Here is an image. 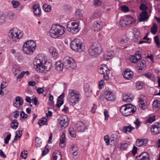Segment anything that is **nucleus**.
Segmentation results:
<instances>
[{"mask_svg":"<svg viewBox=\"0 0 160 160\" xmlns=\"http://www.w3.org/2000/svg\"><path fill=\"white\" fill-rule=\"evenodd\" d=\"M127 108L125 112L123 114V115L128 116L132 115L134 113L136 110V108L135 106L131 104H128Z\"/></svg>","mask_w":160,"mask_h":160,"instance_id":"f8f14e48","label":"nucleus"},{"mask_svg":"<svg viewBox=\"0 0 160 160\" xmlns=\"http://www.w3.org/2000/svg\"><path fill=\"white\" fill-rule=\"evenodd\" d=\"M139 105L141 108H142L146 105V98L143 95H141L138 98Z\"/></svg>","mask_w":160,"mask_h":160,"instance_id":"aec40b11","label":"nucleus"},{"mask_svg":"<svg viewBox=\"0 0 160 160\" xmlns=\"http://www.w3.org/2000/svg\"><path fill=\"white\" fill-rule=\"evenodd\" d=\"M76 126V129L78 132H82L85 129V125L81 121H78L77 122Z\"/></svg>","mask_w":160,"mask_h":160,"instance_id":"4be33fe9","label":"nucleus"},{"mask_svg":"<svg viewBox=\"0 0 160 160\" xmlns=\"http://www.w3.org/2000/svg\"><path fill=\"white\" fill-rule=\"evenodd\" d=\"M20 115L21 117L23 118H26L28 116L27 114L26 113H25V112L23 111L21 112Z\"/></svg>","mask_w":160,"mask_h":160,"instance_id":"338daca9","label":"nucleus"},{"mask_svg":"<svg viewBox=\"0 0 160 160\" xmlns=\"http://www.w3.org/2000/svg\"><path fill=\"white\" fill-rule=\"evenodd\" d=\"M136 160H149V159L145 158L144 157H142V156L140 155H138V156L136 157Z\"/></svg>","mask_w":160,"mask_h":160,"instance_id":"774afa93","label":"nucleus"},{"mask_svg":"<svg viewBox=\"0 0 160 160\" xmlns=\"http://www.w3.org/2000/svg\"><path fill=\"white\" fill-rule=\"evenodd\" d=\"M13 117L14 118H17L19 116V112L18 111H15L13 112Z\"/></svg>","mask_w":160,"mask_h":160,"instance_id":"0e129e2a","label":"nucleus"},{"mask_svg":"<svg viewBox=\"0 0 160 160\" xmlns=\"http://www.w3.org/2000/svg\"><path fill=\"white\" fill-rule=\"evenodd\" d=\"M93 3L94 5L96 7L100 6L102 4L101 1L99 0H94Z\"/></svg>","mask_w":160,"mask_h":160,"instance_id":"864d4df0","label":"nucleus"},{"mask_svg":"<svg viewBox=\"0 0 160 160\" xmlns=\"http://www.w3.org/2000/svg\"><path fill=\"white\" fill-rule=\"evenodd\" d=\"M120 149L122 150L126 149L128 147V144L125 142H123L120 143Z\"/></svg>","mask_w":160,"mask_h":160,"instance_id":"a18cd8bd","label":"nucleus"},{"mask_svg":"<svg viewBox=\"0 0 160 160\" xmlns=\"http://www.w3.org/2000/svg\"><path fill=\"white\" fill-rule=\"evenodd\" d=\"M122 100L124 102H131L132 98V97H130V96L125 94L123 95Z\"/></svg>","mask_w":160,"mask_h":160,"instance_id":"e433bc0d","label":"nucleus"},{"mask_svg":"<svg viewBox=\"0 0 160 160\" xmlns=\"http://www.w3.org/2000/svg\"><path fill=\"white\" fill-rule=\"evenodd\" d=\"M21 72V70L19 68H17L15 69L13 72L15 76H17V75H18Z\"/></svg>","mask_w":160,"mask_h":160,"instance_id":"680f3d73","label":"nucleus"},{"mask_svg":"<svg viewBox=\"0 0 160 160\" xmlns=\"http://www.w3.org/2000/svg\"><path fill=\"white\" fill-rule=\"evenodd\" d=\"M64 28L58 24L53 25L50 31V36L53 38H57L63 35L65 32Z\"/></svg>","mask_w":160,"mask_h":160,"instance_id":"f03ea898","label":"nucleus"},{"mask_svg":"<svg viewBox=\"0 0 160 160\" xmlns=\"http://www.w3.org/2000/svg\"><path fill=\"white\" fill-rule=\"evenodd\" d=\"M69 134L72 138H74L76 137V132L73 128H70L69 129Z\"/></svg>","mask_w":160,"mask_h":160,"instance_id":"ea45409f","label":"nucleus"},{"mask_svg":"<svg viewBox=\"0 0 160 160\" xmlns=\"http://www.w3.org/2000/svg\"><path fill=\"white\" fill-rule=\"evenodd\" d=\"M64 68L69 70L74 69L76 67V64L74 60L71 58L66 57L63 60Z\"/></svg>","mask_w":160,"mask_h":160,"instance_id":"39448f33","label":"nucleus"},{"mask_svg":"<svg viewBox=\"0 0 160 160\" xmlns=\"http://www.w3.org/2000/svg\"><path fill=\"white\" fill-rule=\"evenodd\" d=\"M102 49L99 44L94 43L90 47L89 53L91 56H94L100 54L102 52Z\"/></svg>","mask_w":160,"mask_h":160,"instance_id":"423d86ee","label":"nucleus"},{"mask_svg":"<svg viewBox=\"0 0 160 160\" xmlns=\"http://www.w3.org/2000/svg\"><path fill=\"white\" fill-rule=\"evenodd\" d=\"M64 11L67 12H69L72 10V7L69 5H64L63 6Z\"/></svg>","mask_w":160,"mask_h":160,"instance_id":"79ce46f5","label":"nucleus"},{"mask_svg":"<svg viewBox=\"0 0 160 160\" xmlns=\"http://www.w3.org/2000/svg\"><path fill=\"white\" fill-rule=\"evenodd\" d=\"M79 22H69L67 24V30L72 33H76L79 31Z\"/></svg>","mask_w":160,"mask_h":160,"instance_id":"0eeeda50","label":"nucleus"},{"mask_svg":"<svg viewBox=\"0 0 160 160\" xmlns=\"http://www.w3.org/2000/svg\"><path fill=\"white\" fill-rule=\"evenodd\" d=\"M68 119L66 116H61L58 119V125L62 129L63 128H65L68 126Z\"/></svg>","mask_w":160,"mask_h":160,"instance_id":"9d476101","label":"nucleus"},{"mask_svg":"<svg viewBox=\"0 0 160 160\" xmlns=\"http://www.w3.org/2000/svg\"><path fill=\"white\" fill-rule=\"evenodd\" d=\"M23 32L17 28L11 29L8 33V36L12 41L17 42L23 36Z\"/></svg>","mask_w":160,"mask_h":160,"instance_id":"7ed1b4c3","label":"nucleus"},{"mask_svg":"<svg viewBox=\"0 0 160 160\" xmlns=\"http://www.w3.org/2000/svg\"><path fill=\"white\" fill-rule=\"evenodd\" d=\"M138 70H144L146 68L145 61L144 60H141L138 64Z\"/></svg>","mask_w":160,"mask_h":160,"instance_id":"2f4dec72","label":"nucleus"},{"mask_svg":"<svg viewBox=\"0 0 160 160\" xmlns=\"http://www.w3.org/2000/svg\"><path fill=\"white\" fill-rule=\"evenodd\" d=\"M151 130L152 134L157 135L160 133V124L158 122H155L151 126Z\"/></svg>","mask_w":160,"mask_h":160,"instance_id":"9b49d317","label":"nucleus"},{"mask_svg":"<svg viewBox=\"0 0 160 160\" xmlns=\"http://www.w3.org/2000/svg\"><path fill=\"white\" fill-rule=\"evenodd\" d=\"M114 56V52L112 50L107 51L105 52L104 55V58L105 60L111 59Z\"/></svg>","mask_w":160,"mask_h":160,"instance_id":"5701e85b","label":"nucleus"},{"mask_svg":"<svg viewBox=\"0 0 160 160\" xmlns=\"http://www.w3.org/2000/svg\"><path fill=\"white\" fill-rule=\"evenodd\" d=\"M65 134L64 133H63L60 140V146L62 148H63L64 147L65 145L64 143L65 142Z\"/></svg>","mask_w":160,"mask_h":160,"instance_id":"7c9ffc66","label":"nucleus"},{"mask_svg":"<svg viewBox=\"0 0 160 160\" xmlns=\"http://www.w3.org/2000/svg\"><path fill=\"white\" fill-rule=\"evenodd\" d=\"M154 42L156 44L157 46L159 48L160 45V40L158 36L156 35L154 37Z\"/></svg>","mask_w":160,"mask_h":160,"instance_id":"de8ad7c7","label":"nucleus"},{"mask_svg":"<svg viewBox=\"0 0 160 160\" xmlns=\"http://www.w3.org/2000/svg\"><path fill=\"white\" fill-rule=\"evenodd\" d=\"M158 31V27L157 25L155 24H153L151 29V33L153 34H155Z\"/></svg>","mask_w":160,"mask_h":160,"instance_id":"58836bf2","label":"nucleus"},{"mask_svg":"<svg viewBox=\"0 0 160 160\" xmlns=\"http://www.w3.org/2000/svg\"><path fill=\"white\" fill-rule=\"evenodd\" d=\"M75 15L78 19H81L83 17L82 10L80 9H77L75 12Z\"/></svg>","mask_w":160,"mask_h":160,"instance_id":"72a5a7b5","label":"nucleus"},{"mask_svg":"<svg viewBox=\"0 0 160 160\" xmlns=\"http://www.w3.org/2000/svg\"><path fill=\"white\" fill-rule=\"evenodd\" d=\"M139 8L142 11H146L148 9V7L145 4L142 3L139 6Z\"/></svg>","mask_w":160,"mask_h":160,"instance_id":"09e8293b","label":"nucleus"},{"mask_svg":"<svg viewBox=\"0 0 160 160\" xmlns=\"http://www.w3.org/2000/svg\"><path fill=\"white\" fill-rule=\"evenodd\" d=\"M49 52L53 57L56 58L57 56L58 53L56 52V49L54 47H50L49 48Z\"/></svg>","mask_w":160,"mask_h":160,"instance_id":"f704fd0d","label":"nucleus"},{"mask_svg":"<svg viewBox=\"0 0 160 160\" xmlns=\"http://www.w3.org/2000/svg\"><path fill=\"white\" fill-rule=\"evenodd\" d=\"M11 134L10 133L6 136L4 140V142L5 143H8L9 141L11 138Z\"/></svg>","mask_w":160,"mask_h":160,"instance_id":"5fc2aeb1","label":"nucleus"},{"mask_svg":"<svg viewBox=\"0 0 160 160\" xmlns=\"http://www.w3.org/2000/svg\"><path fill=\"white\" fill-rule=\"evenodd\" d=\"M12 4L14 8H17L19 5L18 2L17 1H12Z\"/></svg>","mask_w":160,"mask_h":160,"instance_id":"13d9d810","label":"nucleus"},{"mask_svg":"<svg viewBox=\"0 0 160 160\" xmlns=\"http://www.w3.org/2000/svg\"><path fill=\"white\" fill-rule=\"evenodd\" d=\"M132 30L134 34V38L133 40L134 42H136L137 41L138 37L139 36L140 33L138 29L136 28H134Z\"/></svg>","mask_w":160,"mask_h":160,"instance_id":"bb28decb","label":"nucleus"},{"mask_svg":"<svg viewBox=\"0 0 160 160\" xmlns=\"http://www.w3.org/2000/svg\"><path fill=\"white\" fill-rule=\"evenodd\" d=\"M27 151H23L20 154V156L22 158L26 159L27 156V153H26Z\"/></svg>","mask_w":160,"mask_h":160,"instance_id":"6e6d98bb","label":"nucleus"},{"mask_svg":"<svg viewBox=\"0 0 160 160\" xmlns=\"http://www.w3.org/2000/svg\"><path fill=\"white\" fill-rule=\"evenodd\" d=\"M139 155L141 156L142 157H144L147 159H149V156L148 153L146 152H143L141 153Z\"/></svg>","mask_w":160,"mask_h":160,"instance_id":"3c124183","label":"nucleus"},{"mask_svg":"<svg viewBox=\"0 0 160 160\" xmlns=\"http://www.w3.org/2000/svg\"><path fill=\"white\" fill-rule=\"evenodd\" d=\"M141 56L139 51H136L134 56H131L129 58L130 60L133 63H135L140 60Z\"/></svg>","mask_w":160,"mask_h":160,"instance_id":"dca6fc26","label":"nucleus"},{"mask_svg":"<svg viewBox=\"0 0 160 160\" xmlns=\"http://www.w3.org/2000/svg\"><path fill=\"white\" fill-rule=\"evenodd\" d=\"M82 42L80 39H77L74 40L71 42L70 47L74 51L82 52L83 50L82 49Z\"/></svg>","mask_w":160,"mask_h":160,"instance_id":"6e6552de","label":"nucleus"},{"mask_svg":"<svg viewBox=\"0 0 160 160\" xmlns=\"http://www.w3.org/2000/svg\"><path fill=\"white\" fill-rule=\"evenodd\" d=\"M93 28L95 31H98L102 28V25L99 21H95L93 23Z\"/></svg>","mask_w":160,"mask_h":160,"instance_id":"393cba45","label":"nucleus"},{"mask_svg":"<svg viewBox=\"0 0 160 160\" xmlns=\"http://www.w3.org/2000/svg\"><path fill=\"white\" fill-rule=\"evenodd\" d=\"M35 68L37 71L42 73L43 70L49 71L52 67V63L47 60L44 55L40 54L36 56L33 62Z\"/></svg>","mask_w":160,"mask_h":160,"instance_id":"f257e3e1","label":"nucleus"},{"mask_svg":"<svg viewBox=\"0 0 160 160\" xmlns=\"http://www.w3.org/2000/svg\"><path fill=\"white\" fill-rule=\"evenodd\" d=\"M104 140L106 142L107 145H108L110 144V139L108 135H106L104 137Z\"/></svg>","mask_w":160,"mask_h":160,"instance_id":"bf43d9fd","label":"nucleus"},{"mask_svg":"<svg viewBox=\"0 0 160 160\" xmlns=\"http://www.w3.org/2000/svg\"><path fill=\"white\" fill-rule=\"evenodd\" d=\"M79 94L78 92L75 90L71 89L69 90L68 98L72 106H74L78 102Z\"/></svg>","mask_w":160,"mask_h":160,"instance_id":"20e7f679","label":"nucleus"},{"mask_svg":"<svg viewBox=\"0 0 160 160\" xmlns=\"http://www.w3.org/2000/svg\"><path fill=\"white\" fill-rule=\"evenodd\" d=\"M127 105H128L127 104H125L122 106L120 108V111L122 115L124 113V112H126V110L128 108Z\"/></svg>","mask_w":160,"mask_h":160,"instance_id":"37998d69","label":"nucleus"},{"mask_svg":"<svg viewBox=\"0 0 160 160\" xmlns=\"http://www.w3.org/2000/svg\"><path fill=\"white\" fill-rule=\"evenodd\" d=\"M23 101L21 98L18 96L15 98V101L13 102V106L16 107H19L23 104Z\"/></svg>","mask_w":160,"mask_h":160,"instance_id":"6ab92c4d","label":"nucleus"},{"mask_svg":"<svg viewBox=\"0 0 160 160\" xmlns=\"http://www.w3.org/2000/svg\"><path fill=\"white\" fill-rule=\"evenodd\" d=\"M33 12L34 14L37 17H40L41 15V8L39 4H34L33 7Z\"/></svg>","mask_w":160,"mask_h":160,"instance_id":"4468645a","label":"nucleus"},{"mask_svg":"<svg viewBox=\"0 0 160 160\" xmlns=\"http://www.w3.org/2000/svg\"><path fill=\"white\" fill-rule=\"evenodd\" d=\"M24 75V71H22L21 73H20L18 76H17V79L18 81H20L21 78L23 77Z\"/></svg>","mask_w":160,"mask_h":160,"instance_id":"4d7b16f0","label":"nucleus"},{"mask_svg":"<svg viewBox=\"0 0 160 160\" xmlns=\"http://www.w3.org/2000/svg\"><path fill=\"white\" fill-rule=\"evenodd\" d=\"M63 68H64L63 62L62 63L60 61L57 62L55 64V68L57 71H61L62 70Z\"/></svg>","mask_w":160,"mask_h":160,"instance_id":"c756f323","label":"nucleus"},{"mask_svg":"<svg viewBox=\"0 0 160 160\" xmlns=\"http://www.w3.org/2000/svg\"><path fill=\"white\" fill-rule=\"evenodd\" d=\"M18 123L16 120H13L12 121V122L11 123V127L13 129H16L18 127Z\"/></svg>","mask_w":160,"mask_h":160,"instance_id":"4c0bfd02","label":"nucleus"},{"mask_svg":"<svg viewBox=\"0 0 160 160\" xmlns=\"http://www.w3.org/2000/svg\"><path fill=\"white\" fill-rule=\"evenodd\" d=\"M37 48L36 42L31 40V54H32Z\"/></svg>","mask_w":160,"mask_h":160,"instance_id":"473e14b6","label":"nucleus"},{"mask_svg":"<svg viewBox=\"0 0 160 160\" xmlns=\"http://www.w3.org/2000/svg\"><path fill=\"white\" fill-rule=\"evenodd\" d=\"M97 106L94 104H93L92 106L91 107V112L92 113H94L95 112L96 110L97 109Z\"/></svg>","mask_w":160,"mask_h":160,"instance_id":"69168bd1","label":"nucleus"},{"mask_svg":"<svg viewBox=\"0 0 160 160\" xmlns=\"http://www.w3.org/2000/svg\"><path fill=\"white\" fill-rule=\"evenodd\" d=\"M148 142V141L146 139H142L139 140L138 139L136 142V145L137 146H145Z\"/></svg>","mask_w":160,"mask_h":160,"instance_id":"c85d7f7f","label":"nucleus"},{"mask_svg":"<svg viewBox=\"0 0 160 160\" xmlns=\"http://www.w3.org/2000/svg\"><path fill=\"white\" fill-rule=\"evenodd\" d=\"M31 101L32 103L35 105H38L39 104V102L38 101V98L36 97H35L32 99H31Z\"/></svg>","mask_w":160,"mask_h":160,"instance_id":"603ef678","label":"nucleus"},{"mask_svg":"<svg viewBox=\"0 0 160 160\" xmlns=\"http://www.w3.org/2000/svg\"><path fill=\"white\" fill-rule=\"evenodd\" d=\"M53 160H61L62 154L58 150L55 151L52 154Z\"/></svg>","mask_w":160,"mask_h":160,"instance_id":"b1692460","label":"nucleus"},{"mask_svg":"<svg viewBox=\"0 0 160 160\" xmlns=\"http://www.w3.org/2000/svg\"><path fill=\"white\" fill-rule=\"evenodd\" d=\"M63 103V101L62 100H60L58 99L56 104V106L58 108H60Z\"/></svg>","mask_w":160,"mask_h":160,"instance_id":"052dcab7","label":"nucleus"},{"mask_svg":"<svg viewBox=\"0 0 160 160\" xmlns=\"http://www.w3.org/2000/svg\"><path fill=\"white\" fill-rule=\"evenodd\" d=\"M47 121V119L46 118H42L39 120L38 123L39 126H42L45 125Z\"/></svg>","mask_w":160,"mask_h":160,"instance_id":"a19ab883","label":"nucleus"},{"mask_svg":"<svg viewBox=\"0 0 160 160\" xmlns=\"http://www.w3.org/2000/svg\"><path fill=\"white\" fill-rule=\"evenodd\" d=\"M98 72L99 73L103 75V78L104 80H107L108 79L110 70L106 65H101L99 68Z\"/></svg>","mask_w":160,"mask_h":160,"instance_id":"1a4fd4ad","label":"nucleus"},{"mask_svg":"<svg viewBox=\"0 0 160 160\" xmlns=\"http://www.w3.org/2000/svg\"><path fill=\"white\" fill-rule=\"evenodd\" d=\"M43 10L46 12H49L51 10V7L47 4H44L43 5Z\"/></svg>","mask_w":160,"mask_h":160,"instance_id":"49530a36","label":"nucleus"},{"mask_svg":"<svg viewBox=\"0 0 160 160\" xmlns=\"http://www.w3.org/2000/svg\"><path fill=\"white\" fill-rule=\"evenodd\" d=\"M128 17L129 18L133 19L132 20H131L130 19L127 20H121L119 22L120 25L122 26L123 27L124 26V25L128 26L129 25H132L135 22V20L133 19V17L132 16H128Z\"/></svg>","mask_w":160,"mask_h":160,"instance_id":"2eb2a0df","label":"nucleus"},{"mask_svg":"<svg viewBox=\"0 0 160 160\" xmlns=\"http://www.w3.org/2000/svg\"><path fill=\"white\" fill-rule=\"evenodd\" d=\"M30 40H28L26 42L23 44L22 51L23 52L26 54L28 55L30 53V44L29 42Z\"/></svg>","mask_w":160,"mask_h":160,"instance_id":"f3484780","label":"nucleus"},{"mask_svg":"<svg viewBox=\"0 0 160 160\" xmlns=\"http://www.w3.org/2000/svg\"><path fill=\"white\" fill-rule=\"evenodd\" d=\"M134 129V128L131 125L128 126H124L123 128L122 131L125 133L128 132H131Z\"/></svg>","mask_w":160,"mask_h":160,"instance_id":"cd10ccee","label":"nucleus"},{"mask_svg":"<svg viewBox=\"0 0 160 160\" xmlns=\"http://www.w3.org/2000/svg\"><path fill=\"white\" fill-rule=\"evenodd\" d=\"M104 114L105 116V120L108 119L109 117V114H108V110L106 109L104 110Z\"/></svg>","mask_w":160,"mask_h":160,"instance_id":"e2e57ef3","label":"nucleus"},{"mask_svg":"<svg viewBox=\"0 0 160 160\" xmlns=\"http://www.w3.org/2000/svg\"><path fill=\"white\" fill-rule=\"evenodd\" d=\"M155 120V116L153 115L152 116L150 117L147 120L146 122L147 123H151L154 121Z\"/></svg>","mask_w":160,"mask_h":160,"instance_id":"8fccbe9b","label":"nucleus"},{"mask_svg":"<svg viewBox=\"0 0 160 160\" xmlns=\"http://www.w3.org/2000/svg\"><path fill=\"white\" fill-rule=\"evenodd\" d=\"M7 17L8 18L11 20H13L17 18V15L11 12H8Z\"/></svg>","mask_w":160,"mask_h":160,"instance_id":"c9c22d12","label":"nucleus"},{"mask_svg":"<svg viewBox=\"0 0 160 160\" xmlns=\"http://www.w3.org/2000/svg\"><path fill=\"white\" fill-rule=\"evenodd\" d=\"M105 98L108 101H112L115 99L114 95L110 91H106Z\"/></svg>","mask_w":160,"mask_h":160,"instance_id":"412c9836","label":"nucleus"},{"mask_svg":"<svg viewBox=\"0 0 160 160\" xmlns=\"http://www.w3.org/2000/svg\"><path fill=\"white\" fill-rule=\"evenodd\" d=\"M149 17L148 12L147 11H142L140 13L138 18L140 22H145L148 21Z\"/></svg>","mask_w":160,"mask_h":160,"instance_id":"ddd939ff","label":"nucleus"},{"mask_svg":"<svg viewBox=\"0 0 160 160\" xmlns=\"http://www.w3.org/2000/svg\"><path fill=\"white\" fill-rule=\"evenodd\" d=\"M133 76V72L128 69H127L125 70L123 74L124 78L127 79H131L132 78Z\"/></svg>","mask_w":160,"mask_h":160,"instance_id":"a211bd4d","label":"nucleus"},{"mask_svg":"<svg viewBox=\"0 0 160 160\" xmlns=\"http://www.w3.org/2000/svg\"><path fill=\"white\" fill-rule=\"evenodd\" d=\"M152 106L154 110L156 111L158 110L160 108V101L158 100H154Z\"/></svg>","mask_w":160,"mask_h":160,"instance_id":"a878e982","label":"nucleus"},{"mask_svg":"<svg viewBox=\"0 0 160 160\" xmlns=\"http://www.w3.org/2000/svg\"><path fill=\"white\" fill-rule=\"evenodd\" d=\"M36 146L37 147H39L41 146L42 144L41 140L38 137H36L35 138Z\"/></svg>","mask_w":160,"mask_h":160,"instance_id":"c03bdc74","label":"nucleus"}]
</instances>
